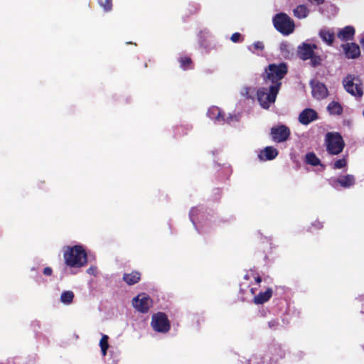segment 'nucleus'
Listing matches in <instances>:
<instances>
[{
  "mask_svg": "<svg viewBox=\"0 0 364 364\" xmlns=\"http://www.w3.org/2000/svg\"><path fill=\"white\" fill-rule=\"evenodd\" d=\"M63 258L66 266L80 268L87 263V255L82 245L67 246L64 249Z\"/></svg>",
  "mask_w": 364,
  "mask_h": 364,
  "instance_id": "1",
  "label": "nucleus"
},
{
  "mask_svg": "<svg viewBox=\"0 0 364 364\" xmlns=\"http://www.w3.org/2000/svg\"><path fill=\"white\" fill-rule=\"evenodd\" d=\"M288 72V68L285 63L279 64H269L262 74L263 80L265 84L271 83L270 85H276L279 84V90L281 87V80L284 77Z\"/></svg>",
  "mask_w": 364,
  "mask_h": 364,
  "instance_id": "2",
  "label": "nucleus"
},
{
  "mask_svg": "<svg viewBox=\"0 0 364 364\" xmlns=\"http://www.w3.org/2000/svg\"><path fill=\"white\" fill-rule=\"evenodd\" d=\"M279 92V84L269 85L268 87H260L257 91V100L264 109H268L275 102Z\"/></svg>",
  "mask_w": 364,
  "mask_h": 364,
  "instance_id": "3",
  "label": "nucleus"
},
{
  "mask_svg": "<svg viewBox=\"0 0 364 364\" xmlns=\"http://www.w3.org/2000/svg\"><path fill=\"white\" fill-rule=\"evenodd\" d=\"M342 82L346 91L351 95L359 98L363 95V85L358 76L348 74Z\"/></svg>",
  "mask_w": 364,
  "mask_h": 364,
  "instance_id": "4",
  "label": "nucleus"
},
{
  "mask_svg": "<svg viewBox=\"0 0 364 364\" xmlns=\"http://www.w3.org/2000/svg\"><path fill=\"white\" fill-rule=\"evenodd\" d=\"M326 149L332 155H338L343 151L345 146L342 136L338 132H328L326 135Z\"/></svg>",
  "mask_w": 364,
  "mask_h": 364,
  "instance_id": "5",
  "label": "nucleus"
},
{
  "mask_svg": "<svg viewBox=\"0 0 364 364\" xmlns=\"http://www.w3.org/2000/svg\"><path fill=\"white\" fill-rule=\"evenodd\" d=\"M274 28L284 35H289L294 30V23L291 18L284 13H279L273 18Z\"/></svg>",
  "mask_w": 364,
  "mask_h": 364,
  "instance_id": "6",
  "label": "nucleus"
},
{
  "mask_svg": "<svg viewBox=\"0 0 364 364\" xmlns=\"http://www.w3.org/2000/svg\"><path fill=\"white\" fill-rule=\"evenodd\" d=\"M151 325L156 332L167 333L171 328L170 321L165 313L158 312L153 314Z\"/></svg>",
  "mask_w": 364,
  "mask_h": 364,
  "instance_id": "7",
  "label": "nucleus"
},
{
  "mask_svg": "<svg viewBox=\"0 0 364 364\" xmlns=\"http://www.w3.org/2000/svg\"><path fill=\"white\" fill-rule=\"evenodd\" d=\"M290 134L289 128L283 124L272 127L270 132L272 139L277 143L286 141L289 138Z\"/></svg>",
  "mask_w": 364,
  "mask_h": 364,
  "instance_id": "8",
  "label": "nucleus"
},
{
  "mask_svg": "<svg viewBox=\"0 0 364 364\" xmlns=\"http://www.w3.org/2000/svg\"><path fill=\"white\" fill-rule=\"evenodd\" d=\"M133 306L141 313H147L152 306V300L145 294H139L132 300Z\"/></svg>",
  "mask_w": 364,
  "mask_h": 364,
  "instance_id": "9",
  "label": "nucleus"
},
{
  "mask_svg": "<svg viewBox=\"0 0 364 364\" xmlns=\"http://www.w3.org/2000/svg\"><path fill=\"white\" fill-rule=\"evenodd\" d=\"M310 85L312 95L315 99L321 100L326 99L328 96V90L324 83L318 80H311Z\"/></svg>",
  "mask_w": 364,
  "mask_h": 364,
  "instance_id": "10",
  "label": "nucleus"
},
{
  "mask_svg": "<svg viewBox=\"0 0 364 364\" xmlns=\"http://www.w3.org/2000/svg\"><path fill=\"white\" fill-rule=\"evenodd\" d=\"M317 48V46L314 43H303L298 47L297 55L300 59L303 60H309L315 53L314 50Z\"/></svg>",
  "mask_w": 364,
  "mask_h": 364,
  "instance_id": "11",
  "label": "nucleus"
},
{
  "mask_svg": "<svg viewBox=\"0 0 364 364\" xmlns=\"http://www.w3.org/2000/svg\"><path fill=\"white\" fill-rule=\"evenodd\" d=\"M348 59H356L360 55V49L355 43H346L341 46Z\"/></svg>",
  "mask_w": 364,
  "mask_h": 364,
  "instance_id": "12",
  "label": "nucleus"
},
{
  "mask_svg": "<svg viewBox=\"0 0 364 364\" xmlns=\"http://www.w3.org/2000/svg\"><path fill=\"white\" fill-rule=\"evenodd\" d=\"M318 118V113L313 109H304L299 116V122L304 125H307Z\"/></svg>",
  "mask_w": 364,
  "mask_h": 364,
  "instance_id": "13",
  "label": "nucleus"
},
{
  "mask_svg": "<svg viewBox=\"0 0 364 364\" xmlns=\"http://www.w3.org/2000/svg\"><path fill=\"white\" fill-rule=\"evenodd\" d=\"M278 151L273 146H266L258 154V158L262 161H271L278 156Z\"/></svg>",
  "mask_w": 364,
  "mask_h": 364,
  "instance_id": "14",
  "label": "nucleus"
},
{
  "mask_svg": "<svg viewBox=\"0 0 364 364\" xmlns=\"http://www.w3.org/2000/svg\"><path fill=\"white\" fill-rule=\"evenodd\" d=\"M355 30L352 26H346L340 29L337 33V37L342 41L353 40Z\"/></svg>",
  "mask_w": 364,
  "mask_h": 364,
  "instance_id": "15",
  "label": "nucleus"
},
{
  "mask_svg": "<svg viewBox=\"0 0 364 364\" xmlns=\"http://www.w3.org/2000/svg\"><path fill=\"white\" fill-rule=\"evenodd\" d=\"M272 294V289L271 288H267L265 291H261L255 296L253 299V302L255 304H263L270 299Z\"/></svg>",
  "mask_w": 364,
  "mask_h": 364,
  "instance_id": "16",
  "label": "nucleus"
},
{
  "mask_svg": "<svg viewBox=\"0 0 364 364\" xmlns=\"http://www.w3.org/2000/svg\"><path fill=\"white\" fill-rule=\"evenodd\" d=\"M269 353L271 355L270 359L273 361L277 362L279 359H282L284 357L285 353L281 348V346L278 345H273L270 346L268 349Z\"/></svg>",
  "mask_w": 364,
  "mask_h": 364,
  "instance_id": "17",
  "label": "nucleus"
},
{
  "mask_svg": "<svg viewBox=\"0 0 364 364\" xmlns=\"http://www.w3.org/2000/svg\"><path fill=\"white\" fill-rule=\"evenodd\" d=\"M122 279L128 285H134L140 281L141 273L138 271H132L131 273H124Z\"/></svg>",
  "mask_w": 364,
  "mask_h": 364,
  "instance_id": "18",
  "label": "nucleus"
},
{
  "mask_svg": "<svg viewBox=\"0 0 364 364\" xmlns=\"http://www.w3.org/2000/svg\"><path fill=\"white\" fill-rule=\"evenodd\" d=\"M319 37L322 39L323 42H325L328 46H332L334 39L335 34L333 31H331L328 29H321L319 31Z\"/></svg>",
  "mask_w": 364,
  "mask_h": 364,
  "instance_id": "19",
  "label": "nucleus"
},
{
  "mask_svg": "<svg viewBox=\"0 0 364 364\" xmlns=\"http://www.w3.org/2000/svg\"><path fill=\"white\" fill-rule=\"evenodd\" d=\"M336 182L343 188H349L354 185L355 178L353 175H346L338 178Z\"/></svg>",
  "mask_w": 364,
  "mask_h": 364,
  "instance_id": "20",
  "label": "nucleus"
},
{
  "mask_svg": "<svg viewBox=\"0 0 364 364\" xmlns=\"http://www.w3.org/2000/svg\"><path fill=\"white\" fill-rule=\"evenodd\" d=\"M327 110L330 114L341 115L343 113V107L338 102H331L327 106Z\"/></svg>",
  "mask_w": 364,
  "mask_h": 364,
  "instance_id": "21",
  "label": "nucleus"
},
{
  "mask_svg": "<svg viewBox=\"0 0 364 364\" xmlns=\"http://www.w3.org/2000/svg\"><path fill=\"white\" fill-rule=\"evenodd\" d=\"M208 114L210 118L214 119L218 122H225L224 115L222 114V112L218 107H212L208 112Z\"/></svg>",
  "mask_w": 364,
  "mask_h": 364,
  "instance_id": "22",
  "label": "nucleus"
},
{
  "mask_svg": "<svg viewBox=\"0 0 364 364\" xmlns=\"http://www.w3.org/2000/svg\"><path fill=\"white\" fill-rule=\"evenodd\" d=\"M180 67L184 70H191L193 68V63L191 58L188 56H181L178 58Z\"/></svg>",
  "mask_w": 364,
  "mask_h": 364,
  "instance_id": "23",
  "label": "nucleus"
},
{
  "mask_svg": "<svg viewBox=\"0 0 364 364\" xmlns=\"http://www.w3.org/2000/svg\"><path fill=\"white\" fill-rule=\"evenodd\" d=\"M309 13V10L305 5H299L294 9V15L298 18H306Z\"/></svg>",
  "mask_w": 364,
  "mask_h": 364,
  "instance_id": "24",
  "label": "nucleus"
},
{
  "mask_svg": "<svg viewBox=\"0 0 364 364\" xmlns=\"http://www.w3.org/2000/svg\"><path fill=\"white\" fill-rule=\"evenodd\" d=\"M75 294L72 291H64L60 295V301L66 305L73 303Z\"/></svg>",
  "mask_w": 364,
  "mask_h": 364,
  "instance_id": "25",
  "label": "nucleus"
},
{
  "mask_svg": "<svg viewBox=\"0 0 364 364\" xmlns=\"http://www.w3.org/2000/svg\"><path fill=\"white\" fill-rule=\"evenodd\" d=\"M305 162L307 164L316 166L321 164L320 159L316 156L314 152H309L306 154Z\"/></svg>",
  "mask_w": 364,
  "mask_h": 364,
  "instance_id": "26",
  "label": "nucleus"
},
{
  "mask_svg": "<svg viewBox=\"0 0 364 364\" xmlns=\"http://www.w3.org/2000/svg\"><path fill=\"white\" fill-rule=\"evenodd\" d=\"M200 9V6L197 3H190L188 4L186 8V16H191L196 14Z\"/></svg>",
  "mask_w": 364,
  "mask_h": 364,
  "instance_id": "27",
  "label": "nucleus"
},
{
  "mask_svg": "<svg viewBox=\"0 0 364 364\" xmlns=\"http://www.w3.org/2000/svg\"><path fill=\"white\" fill-rule=\"evenodd\" d=\"M108 340V336L103 335L100 341V346L101 348V351L103 356L106 355L107 349L109 348Z\"/></svg>",
  "mask_w": 364,
  "mask_h": 364,
  "instance_id": "28",
  "label": "nucleus"
},
{
  "mask_svg": "<svg viewBox=\"0 0 364 364\" xmlns=\"http://www.w3.org/2000/svg\"><path fill=\"white\" fill-rule=\"evenodd\" d=\"M310 64L312 67L316 68L321 64L322 58L319 55L315 53L312 55V57L309 58Z\"/></svg>",
  "mask_w": 364,
  "mask_h": 364,
  "instance_id": "29",
  "label": "nucleus"
},
{
  "mask_svg": "<svg viewBox=\"0 0 364 364\" xmlns=\"http://www.w3.org/2000/svg\"><path fill=\"white\" fill-rule=\"evenodd\" d=\"M98 3L106 12L110 11L112 9V0H98Z\"/></svg>",
  "mask_w": 364,
  "mask_h": 364,
  "instance_id": "30",
  "label": "nucleus"
},
{
  "mask_svg": "<svg viewBox=\"0 0 364 364\" xmlns=\"http://www.w3.org/2000/svg\"><path fill=\"white\" fill-rule=\"evenodd\" d=\"M347 165V161L345 158L338 159L335 161L333 168L334 169H341L346 167Z\"/></svg>",
  "mask_w": 364,
  "mask_h": 364,
  "instance_id": "31",
  "label": "nucleus"
},
{
  "mask_svg": "<svg viewBox=\"0 0 364 364\" xmlns=\"http://www.w3.org/2000/svg\"><path fill=\"white\" fill-rule=\"evenodd\" d=\"M230 40L233 42V43H238V42H241L243 41V38H242V36L240 33H234L233 34H232L231 37H230Z\"/></svg>",
  "mask_w": 364,
  "mask_h": 364,
  "instance_id": "32",
  "label": "nucleus"
},
{
  "mask_svg": "<svg viewBox=\"0 0 364 364\" xmlns=\"http://www.w3.org/2000/svg\"><path fill=\"white\" fill-rule=\"evenodd\" d=\"M279 326V323L277 319H272L268 322V326L272 330H276L277 329L278 326Z\"/></svg>",
  "mask_w": 364,
  "mask_h": 364,
  "instance_id": "33",
  "label": "nucleus"
},
{
  "mask_svg": "<svg viewBox=\"0 0 364 364\" xmlns=\"http://www.w3.org/2000/svg\"><path fill=\"white\" fill-rule=\"evenodd\" d=\"M252 46L253 48L255 49V50H263L264 48V43L261 41H257V42H255L253 44H252Z\"/></svg>",
  "mask_w": 364,
  "mask_h": 364,
  "instance_id": "34",
  "label": "nucleus"
},
{
  "mask_svg": "<svg viewBox=\"0 0 364 364\" xmlns=\"http://www.w3.org/2000/svg\"><path fill=\"white\" fill-rule=\"evenodd\" d=\"M251 90L250 87H245V92H242V95L247 99H253L252 95L250 94Z\"/></svg>",
  "mask_w": 364,
  "mask_h": 364,
  "instance_id": "35",
  "label": "nucleus"
},
{
  "mask_svg": "<svg viewBox=\"0 0 364 364\" xmlns=\"http://www.w3.org/2000/svg\"><path fill=\"white\" fill-rule=\"evenodd\" d=\"M43 273L46 276H50L53 273V269L50 267H46L43 269Z\"/></svg>",
  "mask_w": 364,
  "mask_h": 364,
  "instance_id": "36",
  "label": "nucleus"
},
{
  "mask_svg": "<svg viewBox=\"0 0 364 364\" xmlns=\"http://www.w3.org/2000/svg\"><path fill=\"white\" fill-rule=\"evenodd\" d=\"M255 280L256 283L259 284L262 282V277L259 275H257V276L255 277Z\"/></svg>",
  "mask_w": 364,
  "mask_h": 364,
  "instance_id": "37",
  "label": "nucleus"
},
{
  "mask_svg": "<svg viewBox=\"0 0 364 364\" xmlns=\"http://www.w3.org/2000/svg\"><path fill=\"white\" fill-rule=\"evenodd\" d=\"M318 5L322 4L324 2V0H314Z\"/></svg>",
  "mask_w": 364,
  "mask_h": 364,
  "instance_id": "38",
  "label": "nucleus"
},
{
  "mask_svg": "<svg viewBox=\"0 0 364 364\" xmlns=\"http://www.w3.org/2000/svg\"><path fill=\"white\" fill-rule=\"evenodd\" d=\"M313 225H316V224H313ZM316 227L317 228H321L323 227L322 224L319 222H317V224H316Z\"/></svg>",
  "mask_w": 364,
  "mask_h": 364,
  "instance_id": "39",
  "label": "nucleus"
},
{
  "mask_svg": "<svg viewBox=\"0 0 364 364\" xmlns=\"http://www.w3.org/2000/svg\"><path fill=\"white\" fill-rule=\"evenodd\" d=\"M244 278H245V279H249L250 277H249V275H248V274H245V275L244 276Z\"/></svg>",
  "mask_w": 364,
  "mask_h": 364,
  "instance_id": "40",
  "label": "nucleus"
},
{
  "mask_svg": "<svg viewBox=\"0 0 364 364\" xmlns=\"http://www.w3.org/2000/svg\"><path fill=\"white\" fill-rule=\"evenodd\" d=\"M250 291H251V293H252V294H255V289H254L253 288H252V289H250Z\"/></svg>",
  "mask_w": 364,
  "mask_h": 364,
  "instance_id": "41",
  "label": "nucleus"
},
{
  "mask_svg": "<svg viewBox=\"0 0 364 364\" xmlns=\"http://www.w3.org/2000/svg\"><path fill=\"white\" fill-rule=\"evenodd\" d=\"M90 272H92V269H91V268H89V269H87V272H88V273H90Z\"/></svg>",
  "mask_w": 364,
  "mask_h": 364,
  "instance_id": "42",
  "label": "nucleus"
}]
</instances>
